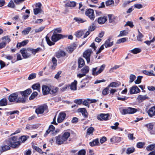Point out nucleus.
Returning a JSON list of instances; mask_svg holds the SVG:
<instances>
[{
    "instance_id": "obj_64",
    "label": "nucleus",
    "mask_w": 155,
    "mask_h": 155,
    "mask_svg": "<svg viewBox=\"0 0 155 155\" xmlns=\"http://www.w3.org/2000/svg\"><path fill=\"white\" fill-rule=\"evenodd\" d=\"M45 28V27L43 26L41 27L38 29H36L35 30V33H38L42 31Z\"/></svg>"
},
{
    "instance_id": "obj_58",
    "label": "nucleus",
    "mask_w": 155,
    "mask_h": 155,
    "mask_svg": "<svg viewBox=\"0 0 155 155\" xmlns=\"http://www.w3.org/2000/svg\"><path fill=\"white\" fill-rule=\"evenodd\" d=\"M25 100L24 98L21 97H18L17 98L16 101L17 103H25Z\"/></svg>"
},
{
    "instance_id": "obj_11",
    "label": "nucleus",
    "mask_w": 155,
    "mask_h": 155,
    "mask_svg": "<svg viewBox=\"0 0 155 155\" xmlns=\"http://www.w3.org/2000/svg\"><path fill=\"white\" fill-rule=\"evenodd\" d=\"M41 4L40 3H36L35 6L36 8L34 9V13L35 15H37L41 12Z\"/></svg>"
},
{
    "instance_id": "obj_37",
    "label": "nucleus",
    "mask_w": 155,
    "mask_h": 155,
    "mask_svg": "<svg viewBox=\"0 0 155 155\" xmlns=\"http://www.w3.org/2000/svg\"><path fill=\"white\" fill-rule=\"evenodd\" d=\"M31 30V28L30 27H28L22 31V34L24 35H28Z\"/></svg>"
},
{
    "instance_id": "obj_5",
    "label": "nucleus",
    "mask_w": 155,
    "mask_h": 155,
    "mask_svg": "<svg viewBox=\"0 0 155 155\" xmlns=\"http://www.w3.org/2000/svg\"><path fill=\"white\" fill-rule=\"evenodd\" d=\"M9 145L10 147L16 148L20 145V142L17 141V138L16 137H12L9 141Z\"/></svg>"
},
{
    "instance_id": "obj_6",
    "label": "nucleus",
    "mask_w": 155,
    "mask_h": 155,
    "mask_svg": "<svg viewBox=\"0 0 155 155\" xmlns=\"http://www.w3.org/2000/svg\"><path fill=\"white\" fill-rule=\"evenodd\" d=\"M48 108V106L46 104H43L38 107L35 110V112L38 114H42Z\"/></svg>"
},
{
    "instance_id": "obj_26",
    "label": "nucleus",
    "mask_w": 155,
    "mask_h": 155,
    "mask_svg": "<svg viewBox=\"0 0 155 155\" xmlns=\"http://www.w3.org/2000/svg\"><path fill=\"white\" fill-rule=\"evenodd\" d=\"M28 42V40H24L21 42L18 43L17 45V47L18 48H20L22 46L25 45Z\"/></svg>"
},
{
    "instance_id": "obj_53",
    "label": "nucleus",
    "mask_w": 155,
    "mask_h": 155,
    "mask_svg": "<svg viewBox=\"0 0 155 155\" xmlns=\"http://www.w3.org/2000/svg\"><path fill=\"white\" fill-rule=\"evenodd\" d=\"M69 87V84H66L61 89V91L64 92L66 91Z\"/></svg>"
},
{
    "instance_id": "obj_1",
    "label": "nucleus",
    "mask_w": 155,
    "mask_h": 155,
    "mask_svg": "<svg viewBox=\"0 0 155 155\" xmlns=\"http://www.w3.org/2000/svg\"><path fill=\"white\" fill-rule=\"evenodd\" d=\"M41 49L40 48L35 49L29 48L21 49L20 50V52L24 58H27L31 57V54L35 55L37 53L40 51Z\"/></svg>"
},
{
    "instance_id": "obj_49",
    "label": "nucleus",
    "mask_w": 155,
    "mask_h": 155,
    "mask_svg": "<svg viewBox=\"0 0 155 155\" xmlns=\"http://www.w3.org/2000/svg\"><path fill=\"white\" fill-rule=\"evenodd\" d=\"M136 78V76L134 74H131L130 75L129 78V82L130 83H132L133 82Z\"/></svg>"
},
{
    "instance_id": "obj_3",
    "label": "nucleus",
    "mask_w": 155,
    "mask_h": 155,
    "mask_svg": "<svg viewBox=\"0 0 155 155\" xmlns=\"http://www.w3.org/2000/svg\"><path fill=\"white\" fill-rule=\"evenodd\" d=\"M64 37H65L61 34H57L54 33L51 37V39L52 42L51 41L49 38L47 36L46 37V40L49 46H51L54 44V42H56L59 39Z\"/></svg>"
},
{
    "instance_id": "obj_18",
    "label": "nucleus",
    "mask_w": 155,
    "mask_h": 155,
    "mask_svg": "<svg viewBox=\"0 0 155 155\" xmlns=\"http://www.w3.org/2000/svg\"><path fill=\"white\" fill-rule=\"evenodd\" d=\"M58 90V87L50 85L49 94H55L57 92Z\"/></svg>"
},
{
    "instance_id": "obj_22",
    "label": "nucleus",
    "mask_w": 155,
    "mask_h": 155,
    "mask_svg": "<svg viewBox=\"0 0 155 155\" xmlns=\"http://www.w3.org/2000/svg\"><path fill=\"white\" fill-rule=\"evenodd\" d=\"M107 20V18L106 16L101 17L98 19V22L99 23L102 24L104 23Z\"/></svg>"
},
{
    "instance_id": "obj_56",
    "label": "nucleus",
    "mask_w": 155,
    "mask_h": 155,
    "mask_svg": "<svg viewBox=\"0 0 155 155\" xmlns=\"http://www.w3.org/2000/svg\"><path fill=\"white\" fill-rule=\"evenodd\" d=\"M84 105L87 107L88 108H89L90 107V105L89 104V102L88 101V100H87V99L84 100L83 101H82V103Z\"/></svg>"
},
{
    "instance_id": "obj_29",
    "label": "nucleus",
    "mask_w": 155,
    "mask_h": 155,
    "mask_svg": "<svg viewBox=\"0 0 155 155\" xmlns=\"http://www.w3.org/2000/svg\"><path fill=\"white\" fill-rule=\"evenodd\" d=\"M85 32V30H80L76 31L75 35L77 37L80 38L84 34Z\"/></svg>"
},
{
    "instance_id": "obj_51",
    "label": "nucleus",
    "mask_w": 155,
    "mask_h": 155,
    "mask_svg": "<svg viewBox=\"0 0 155 155\" xmlns=\"http://www.w3.org/2000/svg\"><path fill=\"white\" fill-rule=\"evenodd\" d=\"M128 32L126 30L122 31L120 32V34L118 35V37L126 36Z\"/></svg>"
},
{
    "instance_id": "obj_19",
    "label": "nucleus",
    "mask_w": 155,
    "mask_h": 155,
    "mask_svg": "<svg viewBox=\"0 0 155 155\" xmlns=\"http://www.w3.org/2000/svg\"><path fill=\"white\" fill-rule=\"evenodd\" d=\"M77 81L76 80H74V81L71 83L70 85H69V87L70 89L72 91H75L77 90Z\"/></svg>"
},
{
    "instance_id": "obj_57",
    "label": "nucleus",
    "mask_w": 155,
    "mask_h": 155,
    "mask_svg": "<svg viewBox=\"0 0 155 155\" xmlns=\"http://www.w3.org/2000/svg\"><path fill=\"white\" fill-rule=\"evenodd\" d=\"M119 124L118 122H116L114 124V126H111V128L112 129L117 130L118 129V126Z\"/></svg>"
},
{
    "instance_id": "obj_46",
    "label": "nucleus",
    "mask_w": 155,
    "mask_h": 155,
    "mask_svg": "<svg viewBox=\"0 0 155 155\" xmlns=\"http://www.w3.org/2000/svg\"><path fill=\"white\" fill-rule=\"evenodd\" d=\"M14 1L11 0L8 3V7L12 8H14L15 7V5L14 3Z\"/></svg>"
},
{
    "instance_id": "obj_16",
    "label": "nucleus",
    "mask_w": 155,
    "mask_h": 155,
    "mask_svg": "<svg viewBox=\"0 0 155 155\" xmlns=\"http://www.w3.org/2000/svg\"><path fill=\"white\" fill-rule=\"evenodd\" d=\"M111 38H110L107 39L104 44V45L106 48L111 46L113 45V41H111Z\"/></svg>"
},
{
    "instance_id": "obj_42",
    "label": "nucleus",
    "mask_w": 155,
    "mask_h": 155,
    "mask_svg": "<svg viewBox=\"0 0 155 155\" xmlns=\"http://www.w3.org/2000/svg\"><path fill=\"white\" fill-rule=\"evenodd\" d=\"M32 148L41 154L44 153V152L42 151V150L38 147L35 145H32Z\"/></svg>"
},
{
    "instance_id": "obj_2",
    "label": "nucleus",
    "mask_w": 155,
    "mask_h": 155,
    "mask_svg": "<svg viewBox=\"0 0 155 155\" xmlns=\"http://www.w3.org/2000/svg\"><path fill=\"white\" fill-rule=\"evenodd\" d=\"M70 136V133L65 132L62 135H59L55 137L56 143L58 145L66 144V141Z\"/></svg>"
},
{
    "instance_id": "obj_31",
    "label": "nucleus",
    "mask_w": 155,
    "mask_h": 155,
    "mask_svg": "<svg viewBox=\"0 0 155 155\" xmlns=\"http://www.w3.org/2000/svg\"><path fill=\"white\" fill-rule=\"evenodd\" d=\"M99 140L98 138L94 140L92 142L89 143L91 147L97 146L99 144Z\"/></svg>"
},
{
    "instance_id": "obj_23",
    "label": "nucleus",
    "mask_w": 155,
    "mask_h": 155,
    "mask_svg": "<svg viewBox=\"0 0 155 155\" xmlns=\"http://www.w3.org/2000/svg\"><path fill=\"white\" fill-rule=\"evenodd\" d=\"M66 53L64 51H60L57 52L56 57L58 58L63 57L66 55Z\"/></svg>"
},
{
    "instance_id": "obj_17",
    "label": "nucleus",
    "mask_w": 155,
    "mask_h": 155,
    "mask_svg": "<svg viewBox=\"0 0 155 155\" xmlns=\"http://www.w3.org/2000/svg\"><path fill=\"white\" fill-rule=\"evenodd\" d=\"M140 91L137 86H133L130 88V92L131 94L137 93Z\"/></svg>"
},
{
    "instance_id": "obj_12",
    "label": "nucleus",
    "mask_w": 155,
    "mask_h": 155,
    "mask_svg": "<svg viewBox=\"0 0 155 155\" xmlns=\"http://www.w3.org/2000/svg\"><path fill=\"white\" fill-rule=\"evenodd\" d=\"M66 116V114L64 112L60 113L57 118V122L58 123L62 122L65 119Z\"/></svg>"
},
{
    "instance_id": "obj_50",
    "label": "nucleus",
    "mask_w": 155,
    "mask_h": 155,
    "mask_svg": "<svg viewBox=\"0 0 155 155\" xmlns=\"http://www.w3.org/2000/svg\"><path fill=\"white\" fill-rule=\"evenodd\" d=\"M145 144V143L144 142H139L137 143V147L139 148H142Z\"/></svg>"
},
{
    "instance_id": "obj_10",
    "label": "nucleus",
    "mask_w": 155,
    "mask_h": 155,
    "mask_svg": "<svg viewBox=\"0 0 155 155\" xmlns=\"http://www.w3.org/2000/svg\"><path fill=\"white\" fill-rule=\"evenodd\" d=\"M18 92L13 93L10 94L8 97V100L10 102H16L18 97Z\"/></svg>"
},
{
    "instance_id": "obj_35",
    "label": "nucleus",
    "mask_w": 155,
    "mask_h": 155,
    "mask_svg": "<svg viewBox=\"0 0 155 155\" xmlns=\"http://www.w3.org/2000/svg\"><path fill=\"white\" fill-rule=\"evenodd\" d=\"M135 150V149L134 147H131L128 148L126 151V153L127 154H130L133 153Z\"/></svg>"
},
{
    "instance_id": "obj_7",
    "label": "nucleus",
    "mask_w": 155,
    "mask_h": 155,
    "mask_svg": "<svg viewBox=\"0 0 155 155\" xmlns=\"http://www.w3.org/2000/svg\"><path fill=\"white\" fill-rule=\"evenodd\" d=\"M105 66V65H102L97 71V67L93 68L92 69V74L94 76H97L99 74L104 70Z\"/></svg>"
},
{
    "instance_id": "obj_34",
    "label": "nucleus",
    "mask_w": 155,
    "mask_h": 155,
    "mask_svg": "<svg viewBox=\"0 0 155 155\" xmlns=\"http://www.w3.org/2000/svg\"><path fill=\"white\" fill-rule=\"evenodd\" d=\"M89 71V68L88 66H85L81 70L82 73H83L86 75L87 73Z\"/></svg>"
},
{
    "instance_id": "obj_44",
    "label": "nucleus",
    "mask_w": 155,
    "mask_h": 155,
    "mask_svg": "<svg viewBox=\"0 0 155 155\" xmlns=\"http://www.w3.org/2000/svg\"><path fill=\"white\" fill-rule=\"evenodd\" d=\"M2 39L3 40V41L4 42H5L6 44L7 43H8L10 41L9 37L8 36L3 37Z\"/></svg>"
},
{
    "instance_id": "obj_4",
    "label": "nucleus",
    "mask_w": 155,
    "mask_h": 155,
    "mask_svg": "<svg viewBox=\"0 0 155 155\" xmlns=\"http://www.w3.org/2000/svg\"><path fill=\"white\" fill-rule=\"evenodd\" d=\"M138 111L137 109L131 107H128L123 109L121 111L122 114H133Z\"/></svg>"
},
{
    "instance_id": "obj_27",
    "label": "nucleus",
    "mask_w": 155,
    "mask_h": 155,
    "mask_svg": "<svg viewBox=\"0 0 155 155\" xmlns=\"http://www.w3.org/2000/svg\"><path fill=\"white\" fill-rule=\"evenodd\" d=\"M76 5V3L74 1H69L65 4V6L66 7H74Z\"/></svg>"
},
{
    "instance_id": "obj_47",
    "label": "nucleus",
    "mask_w": 155,
    "mask_h": 155,
    "mask_svg": "<svg viewBox=\"0 0 155 155\" xmlns=\"http://www.w3.org/2000/svg\"><path fill=\"white\" fill-rule=\"evenodd\" d=\"M127 38H123L121 39H119L117 40L116 43L119 44L121 43H124L127 40Z\"/></svg>"
},
{
    "instance_id": "obj_41",
    "label": "nucleus",
    "mask_w": 155,
    "mask_h": 155,
    "mask_svg": "<svg viewBox=\"0 0 155 155\" xmlns=\"http://www.w3.org/2000/svg\"><path fill=\"white\" fill-rule=\"evenodd\" d=\"M10 149V147L9 146L4 145L1 146L0 151L1 152H3L9 150Z\"/></svg>"
},
{
    "instance_id": "obj_61",
    "label": "nucleus",
    "mask_w": 155,
    "mask_h": 155,
    "mask_svg": "<svg viewBox=\"0 0 155 155\" xmlns=\"http://www.w3.org/2000/svg\"><path fill=\"white\" fill-rule=\"evenodd\" d=\"M86 151L84 149H82L79 150L78 153V155H85Z\"/></svg>"
},
{
    "instance_id": "obj_21",
    "label": "nucleus",
    "mask_w": 155,
    "mask_h": 155,
    "mask_svg": "<svg viewBox=\"0 0 155 155\" xmlns=\"http://www.w3.org/2000/svg\"><path fill=\"white\" fill-rule=\"evenodd\" d=\"M120 82H112L110 83L108 86V87H117L120 85Z\"/></svg>"
},
{
    "instance_id": "obj_15",
    "label": "nucleus",
    "mask_w": 155,
    "mask_h": 155,
    "mask_svg": "<svg viewBox=\"0 0 155 155\" xmlns=\"http://www.w3.org/2000/svg\"><path fill=\"white\" fill-rule=\"evenodd\" d=\"M149 116L152 117L155 115V106L151 107L147 111Z\"/></svg>"
},
{
    "instance_id": "obj_13",
    "label": "nucleus",
    "mask_w": 155,
    "mask_h": 155,
    "mask_svg": "<svg viewBox=\"0 0 155 155\" xmlns=\"http://www.w3.org/2000/svg\"><path fill=\"white\" fill-rule=\"evenodd\" d=\"M42 89L43 94L44 95H45L49 94V91H50V85L47 86L43 85L42 86Z\"/></svg>"
},
{
    "instance_id": "obj_33",
    "label": "nucleus",
    "mask_w": 155,
    "mask_h": 155,
    "mask_svg": "<svg viewBox=\"0 0 155 155\" xmlns=\"http://www.w3.org/2000/svg\"><path fill=\"white\" fill-rule=\"evenodd\" d=\"M8 101L5 98H3L0 100V106H5L7 105Z\"/></svg>"
},
{
    "instance_id": "obj_8",
    "label": "nucleus",
    "mask_w": 155,
    "mask_h": 155,
    "mask_svg": "<svg viewBox=\"0 0 155 155\" xmlns=\"http://www.w3.org/2000/svg\"><path fill=\"white\" fill-rule=\"evenodd\" d=\"M85 14L91 20H94L95 17L93 10L91 8L89 9L86 11Z\"/></svg>"
},
{
    "instance_id": "obj_43",
    "label": "nucleus",
    "mask_w": 155,
    "mask_h": 155,
    "mask_svg": "<svg viewBox=\"0 0 155 155\" xmlns=\"http://www.w3.org/2000/svg\"><path fill=\"white\" fill-rule=\"evenodd\" d=\"M32 88L34 90H36L39 91L40 89V84L38 83L35 84L32 86Z\"/></svg>"
},
{
    "instance_id": "obj_36",
    "label": "nucleus",
    "mask_w": 155,
    "mask_h": 155,
    "mask_svg": "<svg viewBox=\"0 0 155 155\" xmlns=\"http://www.w3.org/2000/svg\"><path fill=\"white\" fill-rule=\"evenodd\" d=\"M78 67L79 68H82L85 64L84 60L82 58H80L78 60Z\"/></svg>"
},
{
    "instance_id": "obj_32",
    "label": "nucleus",
    "mask_w": 155,
    "mask_h": 155,
    "mask_svg": "<svg viewBox=\"0 0 155 155\" xmlns=\"http://www.w3.org/2000/svg\"><path fill=\"white\" fill-rule=\"evenodd\" d=\"M141 51V49L139 48H135L130 51V52L134 54H136L140 53Z\"/></svg>"
},
{
    "instance_id": "obj_40",
    "label": "nucleus",
    "mask_w": 155,
    "mask_h": 155,
    "mask_svg": "<svg viewBox=\"0 0 155 155\" xmlns=\"http://www.w3.org/2000/svg\"><path fill=\"white\" fill-rule=\"evenodd\" d=\"M143 73L149 76H154V74L153 73V71H148L146 70H143L142 71Z\"/></svg>"
},
{
    "instance_id": "obj_62",
    "label": "nucleus",
    "mask_w": 155,
    "mask_h": 155,
    "mask_svg": "<svg viewBox=\"0 0 155 155\" xmlns=\"http://www.w3.org/2000/svg\"><path fill=\"white\" fill-rule=\"evenodd\" d=\"M36 77V74L35 73H32L30 74L28 77V80H31L35 78Z\"/></svg>"
},
{
    "instance_id": "obj_14",
    "label": "nucleus",
    "mask_w": 155,
    "mask_h": 155,
    "mask_svg": "<svg viewBox=\"0 0 155 155\" xmlns=\"http://www.w3.org/2000/svg\"><path fill=\"white\" fill-rule=\"evenodd\" d=\"M109 116V114H101L97 116V118L100 120H107Z\"/></svg>"
},
{
    "instance_id": "obj_25",
    "label": "nucleus",
    "mask_w": 155,
    "mask_h": 155,
    "mask_svg": "<svg viewBox=\"0 0 155 155\" xmlns=\"http://www.w3.org/2000/svg\"><path fill=\"white\" fill-rule=\"evenodd\" d=\"M31 92L32 91L31 89H28L24 91H20V93L23 96H26L30 94L31 93Z\"/></svg>"
},
{
    "instance_id": "obj_52",
    "label": "nucleus",
    "mask_w": 155,
    "mask_h": 155,
    "mask_svg": "<svg viewBox=\"0 0 155 155\" xmlns=\"http://www.w3.org/2000/svg\"><path fill=\"white\" fill-rule=\"evenodd\" d=\"M143 78L142 76H138L137 77V79L135 81V84H138L140 83L141 82V79Z\"/></svg>"
},
{
    "instance_id": "obj_54",
    "label": "nucleus",
    "mask_w": 155,
    "mask_h": 155,
    "mask_svg": "<svg viewBox=\"0 0 155 155\" xmlns=\"http://www.w3.org/2000/svg\"><path fill=\"white\" fill-rule=\"evenodd\" d=\"M38 95V93L36 92H33L29 97V99L31 100L34 99Z\"/></svg>"
},
{
    "instance_id": "obj_48",
    "label": "nucleus",
    "mask_w": 155,
    "mask_h": 155,
    "mask_svg": "<svg viewBox=\"0 0 155 155\" xmlns=\"http://www.w3.org/2000/svg\"><path fill=\"white\" fill-rule=\"evenodd\" d=\"M114 3V2L113 0H108L105 2V5L106 6H108L110 5H113Z\"/></svg>"
},
{
    "instance_id": "obj_30",
    "label": "nucleus",
    "mask_w": 155,
    "mask_h": 155,
    "mask_svg": "<svg viewBox=\"0 0 155 155\" xmlns=\"http://www.w3.org/2000/svg\"><path fill=\"white\" fill-rule=\"evenodd\" d=\"M29 138L28 136H21L19 138V141L20 144L24 142Z\"/></svg>"
},
{
    "instance_id": "obj_60",
    "label": "nucleus",
    "mask_w": 155,
    "mask_h": 155,
    "mask_svg": "<svg viewBox=\"0 0 155 155\" xmlns=\"http://www.w3.org/2000/svg\"><path fill=\"white\" fill-rule=\"evenodd\" d=\"M82 99H75L74 100V103L78 104L79 105L81 104H82Z\"/></svg>"
},
{
    "instance_id": "obj_55",
    "label": "nucleus",
    "mask_w": 155,
    "mask_h": 155,
    "mask_svg": "<svg viewBox=\"0 0 155 155\" xmlns=\"http://www.w3.org/2000/svg\"><path fill=\"white\" fill-rule=\"evenodd\" d=\"M52 61L53 64L52 66V67H54V68L57 65V60L54 57H53L52 58Z\"/></svg>"
},
{
    "instance_id": "obj_9",
    "label": "nucleus",
    "mask_w": 155,
    "mask_h": 155,
    "mask_svg": "<svg viewBox=\"0 0 155 155\" xmlns=\"http://www.w3.org/2000/svg\"><path fill=\"white\" fill-rule=\"evenodd\" d=\"M92 52L91 50L88 49L85 51L84 53L83 57L86 59L87 64H88L90 62V57Z\"/></svg>"
},
{
    "instance_id": "obj_24",
    "label": "nucleus",
    "mask_w": 155,
    "mask_h": 155,
    "mask_svg": "<svg viewBox=\"0 0 155 155\" xmlns=\"http://www.w3.org/2000/svg\"><path fill=\"white\" fill-rule=\"evenodd\" d=\"M54 127L52 125H50L48 129L46 130V133L44 135L45 136H46L50 133H52L53 131L54 130Z\"/></svg>"
},
{
    "instance_id": "obj_39",
    "label": "nucleus",
    "mask_w": 155,
    "mask_h": 155,
    "mask_svg": "<svg viewBox=\"0 0 155 155\" xmlns=\"http://www.w3.org/2000/svg\"><path fill=\"white\" fill-rule=\"evenodd\" d=\"M74 19L78 23H83L86 21V20L80 18L75 17L74 18Z\"/></svg>"
},
{
    "instance_id": "obj_63",
    "label": "nucleus",
    "mask_w": 155,
    "mask_h": 155,
    "mask_svg": "<svg viewBox=\"0 0 155 155\" xmlns=\"http://www.w3.org/2000/svg\"><path fill=\"white\" fill-rule=\"evenodd\" d=\"M129 139L130 140H133L135 139V137H134L133 134H129L128 135Z\"/></svg>"
},
{
    "instance_id": "obj_20",
    "label": "nucleus",
    "mask_w": 155,
    "mask_h": 155,
    "mask_svg": "<svg viewBox=\"0 0 155 155\" xmlns=\"http://www.w3.org/2000/svg\"><path fill=\"white\" fill-rule=\"evenodd\" d=\"M76 45L75 43H74L68 47L67 48V51L68 52L71 53L76 49Z\"/></svg>"
},
{
    "instance_id": "obj_38",
    "label": "nucleus",
    "mask_w": 155,
    "mask_h": 155,
    "mask_svg": "<svg viewBox=\"0 0 155 155\" xmlns=\"http://www.w3.org/2000/svg\"><path fill=\"white\" fill-rule=\"evenodd\" d=\"M94 130V129L92 127H89L87 130V135H93V132Z\"/></svg>"
},
{
    "instance_id": "obj_45",
    "label": "nucleus",
    "mask_w": 155,
    "mask_h": 155,
    "mask_svg": "<svg viewBox=\"0 0 155 155\" xmlns=\"http://www.w3.org/2000/svg\"><path fill=\"white\" fill-rule=\"evenodd\" d=\"M155 148V143L150 145L146 147L147 151H150L153 150Z\"/></svg>"
},
{
    "instance_id": "obj_28",
    "label": "nucleus",
    "mask_w": 155,
    "mask_h": 155,
    "mask_svg": "<svg viewBox=\"0 0 155 155\" xmlns=\"http://www.w3.org/2000/svg\"><path fill=\"white\" fill-rule=\"evenodd\" d=\"M148 99V97L146 95H139L138 96L137 98L138 101L140 102H141Z\"/></svg>"
},
{
    "instance_id": "obj_59",
    "label": "nucleus",
    "mask_w": 155,
    "mask_h": 155,
    "mask_svg": "<svg viewBox=\"0 0 155 155\" xmlns=\"http://www.w3.org/2000/svg\"><path fill=\"white\" fill-rule=\"evenodd\" d=\"M108 87L105 88L102 91V94L104 95H106L108 93L109 88Z\"/></svg>"
}]
</instances>
